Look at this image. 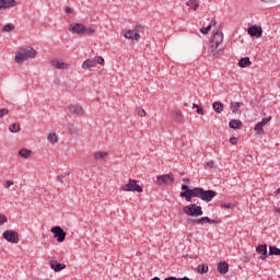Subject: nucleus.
Wrapping results in <instances>:
<instances>
[{"label":"nucleus","instance_id":"nucleus-37","mask_svg":"<svg viewBox=\"0 0 280 280\" xmlns=\"http://www.w3.org/2000/svg\"><path fill=\"white\" fill-rule=\"evenodd\" d=\"M95 65H104V57L98 56L94 58Z\"/></svg>","mask_w":280,"mask_h":280},{"label":"nucleus","instance_id":"nucleus-38","mask_svg":"<svg viewBox=\"0 0 280 280\" xmlns=\"http://www.w3.org/2000/svg\"><path fill=\"white\" fill-rule=\"evenodd\" d=\"M8 217L5 214H0V226H3V224H7Z\"/></svg>","mask_w":280,"mask_h":280},{"label":"nucleus","instance_id":"nucleus-47","mask_svg":"<svg viewBox=\"0 0 280 280\" xmlns=\"http://www.w3.org/2000/svg\"><path fill=\"white\" fill-rule=\"evenodd\" d=\"M12 185H14V182H12V180H7V182L4 183V187H5L7 189H10V187H12Z\"/></svg>","mask_w":280,"mask_h":280},{"label":"nucleus","instance_id":"nucleus-39","mask_svg":"<svg viewBox=\"0 0 280 280\" xmlns=\"http://www.w3.org/2000/svg\"><path fill=\"white\" fill-rule=\"evenodd\" d=\"M66 176H69V173H65V174L58 175L57 176L58 183H65L63 179H65Z\"/></svg>","mask_w":280,"mask_h":280},{"label":"nucleus","instance_id":"nucleus-48","mask_svg":"<svg viewBox=\"0 0 280 280\" xmlns=\"http://www.w3.org/2000/svg\"><path fill=\"white\" fill-rule=\"evenodd\" d=\"M230 143H231L232 145H237V138H236V137H231V138H230Z\"/></svg>","mask_w":280,"mask_h":280},{"label":"nucleus","instance_id":"nucleus-31","mask_svg":"<svg viewBox=\"0 0 280 280\" xmlns=\"http://www.w3.org/2000/svg\"><path fill=\"white\" fill-rule=\"evenodd\" d=\"M269 256L276 255L279 256L280 255V249L277 246H269Z\"/></svg>","mask_w":280,"mask_h":280},{"label":"nucleus","instance_id":"nucleus-49","mask_svg":"<svg viewBox=\"0 0 280 280\" xmlns=\"http://www.w3.org/2000/svg\"><path fill=\"white\" fill-rule=\"evenodd\" d=\"M71 12H73V10L70 7L66 8V14H71Z\"/></svg>","mask_w":280,"mask_h":280},{"label":"nucleus","instance_id":"nucleus-15","mask_svg":"<svg viewBox=\"0 0 280 280\" xmlns=\"http://www.w3.org/2000/svg\"><path fill=\"white\" fill-rule=\"evenodd\" d=\"M16 0H0V10H10V8H16Z\"/></svg>","mask_w":280,"mask_h":280},{"label":"nucleus","instance_id":"nucleus-3","mask_svg":"<svg viewBox=\"0 0 280 280\" xmlns=\"http://www.w3.org/2000/svg\"><path fill=\"white\" fill-rule=\"evenodd\" d=\"M30 58H36V50L31 46L20 48V50L15 54V62L18 65H23V62H25V60H30Z\"/></svg>","mask_w":280,"mask_h":280},{"label":"nucleus","instance_id":"nucleus-58","mask_svg":"<svg viewBox=\"0 0 280 280\" xmlns=\"http://www.w3.org/2000/svg\"><path fill=\"white\" fill-rule=\"evenodd\" d=\"M187 257H190V258H191V256H189V255H187Z\"/></svg>","mask_w":280,"mask_h":280},{"label":"nucleus","instance_id":"nucleus-36","mask_svg":"<svg viewBox=\"0 0 280 280\" xmlns=\"http://www.w3.org/2000/svg\"><path fill=\"white\" fill-rule=\"evenodd\" d=\"M199 32H201V34H209V32H211V25L199 28Z\"/></svg>","mask_w":280,"mask_h":280},{"label":"nucleus","instance_id":"nucleus-5","mask_svg":"<svg viewBox=\"0 0 280 280\" xmlns=\"http://www.w3.org/2000/svg\"><path fill=\"white\" fill-rule=\"evenodd\" d=\"M120 191H137L138 194H143V188L137 184L136 179H129L128 184L120 186Z\"/></svg>","mask_w":280,"mask_h":280},{"label":"nucleus","instance_id":"nucleus-51","mask_svg":"<svg viewBox=\"0 0 280 280\" xmlns=\"http://www.w3.org/2000/svg\"><path fill=\"white\" fill-rule=\"evenodd\" d=\"M261 3H275V0H260Z\"/></svg>","mask_w":280,"mask_h":280},{"label":"nucleus","instance_id":"nucleus-26","mask_svg":"<svg viewBox=\"0 0 280 280\" xmlns=\"http://www.w3.org/2000/svg\"><path fill=\"white\" fill-rule=\"evenodd\" d=\"M197 272L199 275H205L206 272H209V266L207 264H201L197 267Z\"/></svg>","mask_w":280,"mask_h":280},{"label":"nucleus","instance_id":"nucleus-18","mask_svg":"<svg viewBox=\"0 0 280 280\" xmlns=\"http://www.w3.org/2000/svg\"><path fill=\"white\" fill-rule=\"evenodd\" d=\"M218 272L220 275H226V272H229V262L226 261H220L218 264Z\"/></svg>","mask_w":280,"mask_h":280},{"label":"nucleus","instance_id":"nucleus-27","mask_svg":"<svg viewBox=\"0 0 280 280\" xmlns=\"http://www.w3.org/2000/svg\"><path fill=\"white\" fill-rule=\"evenodd\" d=\"M106 156H108V152H104V151H98L94 154V159L96 161L104 160L106 159Z\"/></svg>","mask_w":280,"mask_h":280},{"label":"nucleus","instance_id":"nucleus-40","mask_svg":"<svg viewBox=\"0 0 280 280\" xmlns=\"http://www.w3.org/2000/svg\"><path fill=\"white\" fill-rule=\"evenodd\" d=\"M206 167H209V170H213L215 167V163L210 160L206 163Z\"/></svg>","mask_w":280,"mask_h":280},{"label":"nucleus","instance_id":"nucleus-14","mask_svg":"<svg viewBox=\"0 0 280 280\" xmlns=\"http://www.w3.org/2000/svg\"><path fill=\"white\" fill-rule=\"evenodd\" d=\"M256 253L260 255L261 261H266V258L268 257V246L266 244L258 245L256 247Z\"/></svg>","mask_w":280,"mask_h":280},{"label":"nucleus","instance_id":"nucleus-35","mask_svg":"<svg viewBox=\"0 0 280 280\" xmlns=\"http://www.w3.org/2000/svg\"><path fill=\"white\" fill-rule=\"evenodd\" d=\"M136 113H137L138 117H145V109H143L141 107H137Z\"/></svg>","mask_w":280,"mask_h":280},{"label":"nucleus","instance_id":"nucleus-56","mask_svg":"<svg viewBox=\"0 0 280 280\" xmlns=\"http://www.w3.org/2000/svg\"><path fill=\"white\" fill-rule=\"evenodd\" d=\"M151 280H161V278L154 277V278H152Z\"/></svg>","mask_w":280,"mask_h":280},{"label":"nucleus","instance_id":"nucleus-10","mask_svg":"<svg viewBox=\"0 0 280 280\" xmlns=\"http://www.w3.org/2000/svg\"><path fill=\"white\" fill-rule=\"evenodd\" d=\"M50 65L54 69H62V70L71 69V63H67L62 61V59H52L50 61Z\"/></svg>","mask_w":280,"mask_h":280},{"label":"nucleus","instance_id":"nucleus-54","mask_svg":"<svg viewBox=\"0 0 280 280\" xmlns=\"http://www.w3.org/2000/svg\"><path fill=\"white\" fill-rule=\"evenodd\" d=\"M199 106H200V105H198V104H196V103L192 104V108H199Z\"/></svg>","mask_w":280,"mask_h":280},{"label":"nucleus","instance_id":"nucleus-33","mask_svg":"<svg viewBox=\"0 0 280 280\" xmlns=\"http://www.w3.org/2000/svg\"><path fill=\"white\" fill-rule=\"evenodd\" d=\"M173 118L175 121H183V113L180 110H175L173 113Z\"/></svg>","mask_w":280,"mask_h":280},{"label":"nucleus","instance_id":"nucleus-6","mask_svg":"<svg viewBox=\"0 0 280 280\" xmlns=\"http://www.w3.org/2000/svg\"><path fill=\"white\" fill-rule=\"evenodd\" d=\"M2 237L11 244H19V233L16 231L7 230L2 233Z\"/></svg>","mask_w":280,"mask_h":280},{"label":"nucleus","instance_id":"nucleus-2","mask_svg":"<svg viewBox=\"0 0 280 280\" xmlns=\"http://www.w3.org/2000/svg\"><path fill=\"white\" fill-rule=\"evenodd\" d=\"M222 43H224V34L220 31V28L215 27L213 30V37L208 48V52L210 56H212V58H218L224 51V49L219 48Z\"/></svg>","mask_w":280,"mask_h":280},{"label":"nucleus","instance_id":"nucleus-12","mask_svg":"<svg viewBox=\"0 0 280 280\" xmlns=\"http://www.w3.org/2000/svg\"><path fill=\"white\" fill-rule=\"evenodd\" d=\"M122 35L128 39V40H140L141 35L137 32H135V30H125L122 32Z\"/></svg>","mask_w":280,"mask_h":280},{"label":"nucleus","instance_id":"nucleus-21","mask_svg":"<svg viewBox=\"0 0 280 280\" xmlns=\"http://www.w3.org/2000/svg\"><path fill=\"white\" fill-rule=\"evenodd\" d=\"M95 59H86L85 61H83L82 63V69H93L95 67Z\"/></svg>","mask_w":280,"mask_h":280},{"label":"nucleus","instance_id":"nucleus-17","mask_svg":"<svg viewBox=\"0 0 280 280\" xmlns=\"http://www.w3.org/2000/svg\"><path fill=\"white\" fill-rule=\"evenodd\" d=\"M50 268L55 270V272H60L61 270H65V268H67V265L52 260L50 261Z\"/></svg>","mask_w":280,"mask_h":280},{"label":"nucleus","instance_id":"nucleus-41","mask_svg":"<svg viewBox=\"0 0 280 280\" xmlns=\"http://www.w3.org/2000/svg\"><path fill=\"white\" fill-rule=\"evenodd\" d=\"M164 280H190L188 277H184V278H176V277H167Z\"/></svg>","mask_w":280,"mask_h":280},{"label":"nucleus","instance_id":"nucleus-32","mask_svg":"<svg viewBox=\"0 0 280 280\" xmlns=\"http://www.w3.org/2000/svg\"><path fill=\"white\" fill-rule=\"evenodd\" d=\"M83 34L85 36H93V34H95V28H93V26H89V27L84 26Z\"/></svg>","mask_w":280,"mask_h":280},{"label":"nucleus","instance_id":"nucleus-7","mask_svg":"<svg viewBox=\"0 0 280 280\" xmlns=\"http://www.w3.org/2000/svg\"><path fill=\"white\" fill-rule=\"evenodd\" d=\"M156 183L160 187H163V185H172V183H174V174L168 173L166 175H160L156 177Z\"/></svg>","mask_w":280,"mask_h":280},{"label":"nucleus","instance_id":"nucleus-55","mask_svg":"<svg viewBox=\"0 0 280 280\" xmlns=\"http://www.w3.org/2000/svg\"><path fill=\"white\" fill-rule=\"evenodd\" d=\"M275 213H279L280 214V208H275Z\"/></svg>","mask_w":280,"mask_h":280},{"label":"nucleus","instance_id":"nucleus-46","mask_svg":"<svg viewBox=\"0 0 280 280\" xmlns=\"http://www.w3.org/2000/svg\"><path fill=\"white\" fill-rule=\"evenodd\" d=\"M222 207H224L225 209H235V205L233 203H223Z\"/></svg>","mask_w":280,"mask_h":280},{"label":"nucleus","instance_id":"nucleus-50","mask_svg":"<svg viewBox=\"0 0 280 280\" xmlns=\"http://www.w3.org/2000/svg\"><path fill=\"white\" fill-rule=\"evenodd\" d=\"M209 25H210V27L215 26V25H218V22L215 20H211Z\"/></svg>","mask_w":280,"mask_h":280},{"label":"nucleus","instance_id":"nucleus-8","mask_svg":"<svg viewBox=\"0 0 280 280\" xmlns=\"http://www.w3.org/2000/svg\"><path fill=\"white\" fill-rule=\"evenodd\" d=\"M51 233H54L55 237H57V242L62 243L67 238V232L60 226L51 228Z\"/></svg>","mask_w":280,"mask_h":280},{"label":"nucleus","instance_id":"nucleus-11","mask_svg":"<svg viewBox=\"0 0 280 280\" xmlns=\"http://www.w3.org/2000/svg\"><path fill=\"white\" fill-rule=\"evenodd\" d=\"M247 34H249V36H253L254 38H261L264 30L261 28V26L253 25L247 30Z\"/></svg>","mask_w":280,"mask_h":280},{"label":"nucleus","instance_id":"nucleus-43","mask_svg":"<svg viewBox=\"0 0 280 280\" xmlns=\"http://www.w3.org/2000/svg\"><path fill=\"white\" fill-rule=\"evenodd\" d=\"M9 113H10V110L8 108L0 109V118L5 117V115H8Z\"/></svg>","mask_w":280,"mask_h":280},{"label":"nucleus","instance_id":"nucleus-30","mask_svg":"<svg viewBox=\"0 0 280 280\" xmlns=\"http://www.w3.org/2000/svg\"><path fill=\"white\" fill-rule=\"evenodd\" d=\"M47 139L52 144L58 143V136L56 135V132L48 133Z\"/></svg>","mask_w":280,"mask_h":280},{"label":"nucleus","instance_id":"nucleus-23","mask_svg":"<svg viewBox=\"0 0 280 280\" xmlns=\"http://www.w3.org/2000/svg\"><path fill=\"white\" fill-rule=\"evenodd\" d=\"M241 126H242V120L240 119H232L229 122V127L232 128V130H240Z\"/></svg>","mask_w":280,"mask_h":280},{"label":"nucleus","instance_id":"nucleus-44","mask_svg":"<svg viewBox=\"0 0 280 280\" xmlns=\"http://www.w3.org/2000/svg\"><path fill=\"white\" fill-rule=\"evenodd\" d=\"M197 114L205 115V107H202V105H199V107H197Z\"/></svg>","mask_w":280,"mask_h":280},{"label":"nucleus","instance_id":"nucleus-1","mask_svg":"<svg viewBox=\"0 0 280 280\" xmlns=\"http://www.w3.org/2000/svg\"><path fill=\"white\" fill-rule=\"evenodd\" d=\"M182 192H179L180 198H185L186 202H191V198H199L203 202H211L217 196L215 190H205L200 187L189 188V186L183 184Z\"/></svg>","mask_w":280,"mask_h":280},{"label":"nucleus","instance_id":"nucleus-28","mask_svg":"<svg viewBox=\"0 0 280 280\" xmlns=\"http://www.w3.org/2000/svg\"><path fill=\"white\" fill-rule=\"evenodd\" d=\"M241 106H242V103H240V102H232L230 104V108H231L232 113H237V110H240Z\"/></svg>","mask_w":280,"mask_h":280},{"label":"nucleus","instance_id":"nucleus-9","mask_svg":"<svg viewBox=\"0 0 280 280\" xmlns=\"http://www.w3.org/2000/svg\"><path fill=\"white\" fill-rule=\"evenodd\" d=\"M84 24L82 23H71L68 27L69 32L71 34H78L79 36H82L84 34Z\"/></svg>","mask_w":280,"mask_h":280},{"label":"nucleus","instance_id":"nucleus-42","mask_svg":"<svg viewBox=\"0 0 280 280\" xmlns=\"http://www.w3.org/2000/svg\"><path fill=\"white\" fill-rule=\"evenodd\" d=\"M133 31L137 32V34H141V32H143V25L137 24Z\"/></svg>","mask_w":280,"mask_h":280},{"label":"nucleus","instance_id":"nucleus-13","mask_svg":"<svg viewBox=\"0 0 280 280\" xmlns=\"http://www.w3.org/2000/svg\"><path fill=\"white\" fill-rule=\"evenodd\" d=\"M218 221L209 219V217H202L200 219H192L190 224H217Z\"/></svg>","mask_w":280,"mask_h":280},{"label":"nucleus","instance_id":"nucleus-19","mask_svg":"<svg viewBox=\"0 0 280 280\" xmlns=\"http://www.w3.org/2000/svg\"><path fill=\"white\" fill-rule=\"evenodd\" d=\"M14 30H16V26H14L13 23H8L0 28V32L3 34H10V32H14Z\"/></svg>","mask_w":280,"mask_h":280},{"label":"nucleus","instance_id":"nucleus-24","mask_svg":"<svg viewBox=\"0 0 280 280\" xmlns=\"http://www.w3.org/2000/svg\"><path fill=\"white\" fill-rule=\"evenodd\" d=\"M19 156H21L22 159H31L32 150L23 148L19 151Z\"/></svg>","mask_w":280,"mask_h":280},{"label":"nucleus","instance_id":"nucleus-16","mask_svg":"<svg viewBox=\"0 0 280 280\" xmlns=\"http://www.w3.org/2000/svg\"><path fill=\"white\" fill-rule=\"evenodd\" d=\"M69 113L75 117H82V115H84V109L80 105H70Z\"/></svg>","mask_w":280,"mask_h":280},{"label":"nucleus","instance_id":"nucleus-34","mask_svg":"<svg viewBox=\"0 0 280 280\" xmlns=\"http://www.w3.org/2000/svg\"><path fill=\"white\" fill-rule=\"evenodd\" d=\"M254 130L257 135H264V126L260 122L256 124Z\"/></svg>","mask_w":280,"mask_h":280},{"label":"nucleus","instance_id":"nucleus-45","mask_svg":"<svg viewBox=\"0 0 280 280\" xmlns=\"http://www.w3.org/2000/svg\"><path fill=\"white\" fill-rule=\"evenodd\" d=\"M271 117H266V118H262L261 121H259V124H261V126H266V124H268V121H270Z\"/></svg>","mask_w":280,"mask_h":280},{"label":"nucleus","instance_id":"nucleus-4","mask_svg":"<svg viewBox=\"0 0 280 280\" xmlns=\"http://www.w3.org/2000/svg\"><path fill=\"white\" fill-rule=\"evenodd\" d=\"M184 213L186 215H190L191 218H198L202 215V207L196 205V203H190L188 206H185L183 208Z\"/></svg>","mask_w":280,"mask_h":280},{"label":"nucleus","instance_id":"nucleus-52","mask_svg":"<svg viewBox=\"0 0 280 280\" xmlns=\"http://www.w3.org/2000/svg\"><path fill=\"white\" fill-rule=\"evenodd\" d=\"M54 84H56V85L58 86V84H60V78H56V79L54 80Z\"/></svg>","mask_w":280,"mask_h":280},{"label":"nucleus","instance_id":"nucleus-57","mask_svg":"<svg viewBox=\"0 0 280 280\" xmlns=\"http://www.w3.org/2000/svg\"><path fill=\"white\" fill-rule=\"evenodd\" d=\"M276 194H280V188L277 189Z\"/></svg>","mask_w":280,"mask_h":280},{"label":"nucleus","instance_id":"nucleus-20","mask_svg":"<svg viewBox=\"0 0 280 280\" xmlns=\"http://www.w3.org/2000/svg\"><path fill=\"white\" fill-rule=\"evenodd\" d=\"M186 5L188 8H190V10H194V12H196V10H198V8H200V1L199 0H188L186 2Z\"/></svg>","mask_w":280,"mask_h":280},{"label":"nucleus","instance_id":"nucleus-29","mask_svg":"<svg viewBox=\"0 0 280 280\" xmlns=\"http://www.w3.org/2000/svg\"><path fill=\"white\" fill-rule=\"evenodd\" d=\"M10 132H21V125L19 122H14L9 127Z\"/></svg>","mask_w":280,"mask_h":280},{"label":"nucleus","instance_id":"nucleus-22","mask_svg":"<svg viewBox=\"0 0 280 280\" xmlns=\"http://www.w3.org/2000/svg\"><path fill=\"white\" fill-rule=\"evenodd\" d=\"M212 108L215 113H218V115H220V113L224 110V104H222V102L217 101L212 103Z\"/></svg>","mask_w":280,"mask_h":280},{"label":"nucleus","instance_id":"nucleus-25","mask_svg":"<svg viewBox=\"0 0 280 280\" xmlns=\"http://www.w3.org/2000/svg\"><path fill=\"white\" fill-rule=\"evenodd\" d=\"M250 65H252L250 58H248V57H245V58H242L238 60V66L242 69H245V67H250Z\"/></svg>","mask_w":280,"mask_h":280},{"label":"nucleus","instance_id":"nucleus-53","mask_svg":"<svg viewBox=\"0 0 280 280\" xmlns=\"http://www.w3.org/2000/svg\"><path fill=\"white\" fill-rule=\"evenodd\" d=\"M183 183H185L186 185H189V183H190V182H189V178H184V179H183Z\"/></svg>","mask_w":280,"mask_h":280}]
</instances>
